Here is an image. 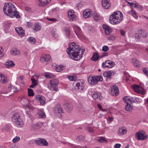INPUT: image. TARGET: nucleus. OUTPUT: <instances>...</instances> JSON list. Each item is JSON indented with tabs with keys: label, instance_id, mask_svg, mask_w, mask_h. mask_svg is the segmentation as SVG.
<instances>
[{
	"label": "nucleus",
	"instance_id": "obj_1",
	"mask_svg": "<svg viewBox=\"0 0 148 148\" xmlns=\"http://www.w3.org/2000/svg\"><path fill=\"white\" fill-rule=\"evenodd\" d=\"M85 50H81L79 47L75 43L70 44L67 52L70 57L75 60H79L82 57Z\"/></svg>",
	"mask_w": 148,
	"mask_h": 148
},
{
	"label": "nucleus",
	"instance_id": "obj_2",
	"mask_svg": "<svg viewBox=\"0 0 148 148\" xmlns=\"http://www.w3.org/2000/svg\"><path fill=\"white\" fill-rule=\"evenodd\" d=\"M3 11L5 15L11 18L15 17L17 19H19L21 17L19 13L16 10L15 5L10 2H8L5 4Z\"/></svg>",
	"mask_w": 148,
	"mask_h": 148
},
{
	"label": "nucleus",
	"instance_id": "obj_3",
	"mask_svg": "<svg viewBox=\"0 0 148 148\" xmlns=\"http://www.w3.org/2000/svg\"><path fill=\"white\" fill-rule=\"evenodd\" d=\"M123 19L122 13L120 11L114 12L110 15L109 18L110 23L113 25L120 23Z\"/></svg>",
	"mask_w": 148,
	"mask_h": 148
},
{
	"label": "nucleus",
	"instance_id": "obj_4",
	"mask_svg": "<svg viewBox=\"0 0 148 148\" xmlns=\"http://www.w3.org/2000/svg\"><path fill=\"white\" fill-rule=\"evenodd\" d=\"M12 121L14 122L18 127H21L23 124V122L21 119L20 118L19 115L15 114L12 117Z\"/></svg>",
	"mask_w": 148,
	"mask_h": 148
},
{
	"label": "nucleus",
	"instance_id": "obj_5",
	"mask_svg": "<svg viewBox=\"0 0 148 148\" xmlns=\"http://www.w3.org/2000/svg\"><path fill=\"white\" fill-rule=\"evenodd\" d=\"M102 80V77L101 75L89 77L88 79L89 83L93 85L96 84L98 81L101 82Z\"/></svg>",
	"mask_w": 148,
	"mask_h": 148
},
{
	"label": "nucleus",
	"instance_id": "obj_6",
	"mask_svg": "<svg viewBox=\"0 0 148 148\" xmlns=\"http://www.w3.org/2000/svg\"><path fill=\"white\" fill-rule=\"evenodd\" d=\"M147 137L145 132L143 131L139 132L136 134V138L138 140H144L147 138Z\"/></svg>",
	"mask_w": 148,
	"mask_h": 148
},
{
	"label": "nucleus",
	"instance_id": "obj_7",
	"mask_svg": "<svg viewBox=\"0 0 148 148\" xmlns=\"http://www.w3.org/2000/svg\"><path fill=\"white\" fill-rule=\"evenodd\" d=\"M53 110L54 114L59 117H61V113H63V109L60 105H56Z\"/></svg>",
	"mask_w": 148,
	"mask_h": 148
},
{
	"label": "nucleus",
	"instance_id": "obj_8",
	"mask_svg": "<svg viewBox=\"0 0 148 148\" xmlns=\"http://www.w3.org/2000/svg\"><path fill=\"white\" fill-rule=\"evenodd\" d=\"M50 83L52 88L54 91H57L58 90L57 86L59 84V82L57 79H52L50 80Z\"/></svg>",
	"mask_w": 148,
	"mask_h": 148
},
{
	"label": "nucleus",
	"instance_id": "obj_9",
	"mask_svg": "<svg viewBox=\"0 0 148 148\" xmlns=\"http://www.w3.org/2000/svg\"><path fill=\"white\" fill-rule=\"evenodd\" d=\"M84 82L83 80H79L76 84L75 88L76 89L79 90H82L84 88Z\"/></svg>",
	"mask_w": 148,
	"mask_h": 148
},
{
	"label": "nucleus",
	"instance_id": "obj_10",
	"mask_svg": "<svg viewBox=\"0 0 148 148\" xmlns=\"http://www.w3.org/2000/svg\"><path fill=\"white\" fill-rule=\"evenodd\" d=\"M119 93L118 87L116 86H112L110 87V93L114 96L117 95Z\"/></svg>",
	"mask_w": 148,
	"mask_h": 148
},
{
	"label": "nucleus",
	"instance_id": "obj_11",
	"mask_svg": "<svg viewBox=\"0 0 148 148\" xmlns=\"http://www.w3.org/2000/svg\"><path fill=\"white\" fill-rule=\"evenodd\" d=\"M115 65L114 62L112 61L107 60L102 64V66L103 68L108 67L109 68L114 66Z\"/></svg>",
	"mask_w": 148,
	"mask_h": 148
},
{
	"label": "nucleus",
	"instance_id": "obj_12",
	"mask_svg": "<svg viewBox=\"0 0 148 148\" xmlns=\"http://www.w3.org/2000/svg\"><path fill=\"white\" fill-rule=\"evenodd\" d=\"M51 58L49 54H43L40 58V61L42 62H48L51 61Z\"/></svg>",
	"mask_w": 148,
	"mask_h": 148
},
{
	"label": "nucleus",
	"instance_id": "obj_13",
	"mask_svg": "<svg viewBox=\"0 0 148 148\" xmlns=\"http://www.w3.org/2000/svg\"><path fill=\"white\" fill-rule=\"evenodd\" d=\"M64 107L65 110L69 112L73 110V108L72 104L70 102L65 103L64 105Z\"/></svg>",
	"mask_w": 148,
	"mask_h": 148
},
{
	"label": "nucleus",
	"instance_id": "obj_14",
	"mask_svg": "<svg viewBox=\"0 0 148 148\" xmlns=\"http://www.w3.org/2000/svg\"><path fill=\"white\" fill-rule=\"evenodd\" d=\"M92 12L89 9H87L83 12V14L84 17L88 18L90 17L92 15Z\"/></svg>",
	"mask_w": 148,
	"mask_h": 148
},
{
	"label": "nucleus",
	"instance_id": "obj_15",
	"mask_svg": "<svg viewBox=\"0 0 148 148\" xmlns=\"http://www.w3.org/2000/svg\"><path fill=\"white\" fill-rule=\"evenodd\" d=\"M110 0H102V4L103 8L105 9H108L110 8L111 4Z\"/></svg>",
	"mask_w": 148,
	"mask_h": 148
},
{
	"label": "nucleus",
	"instance_id": "obj_16",
	"mask_svg": "<svg viewBox=\"0 0 148 148\" xmlns=\"http://www.w3.org/2000/svg\"><path fill=\"white\" fill-rule=\"evenodd\" d=\"M123 100L126 103V105L125 106V110H126L127 111L131 112L132 111L133 109V107L128 102H127L126 99L125 98V97H124L123 99Z\"/></svg>",
	"mask_w": 148,
	"mask_h": 148
},
{
	"label": "nucleus",
	"instance_id": "obj_17",
	"mask_svg": "<svg viewBox=\"0 0 148 148\" xmlns=\"http://www.w3.org/2000/svg\"><path fill=\"white\" fill-rule=\"evenodd\" d=\"M103 27L105 30V34L106 35L110 34L112 32V29L106 25L104 24L103 25Z\"/></svg>",
	"mask_w": 148,
	"mask_h": 148
},
{
	"label": "nucleus",
	"instance_id": "obj_18",
	"mask_svg": "<svg viewBox=\"0 0 148 148\" xmlns=\"http://www.w3.org/2000/svg\"><path fill=\"white\" fill-rule=\"evenodd\" d=\"M15 30L21 37H22L25 35V31L21 27H16Z\"/></svg>",
	"mask_w": 148,
	"mask_h": 148
},
{
	"label": "nucleus",
	"instance_id": "obj_19",
	"mask_svg": "<svg viewBox=\"0 0 148 148\" xmlns=\"http://www.w3.org/2000/svg\"><path fill=\"white\" fill-rule=\"evenodd\" d=\"M74 13V11L72 10H70L68 13L69 18H70V20H71L72 21L74 19L75 17V16Z\"/></svg>",
	"mask_w": 148,
	"mask_h": 148
},
{
	"label": "nucleus",
	"instance_id": "obj_20",
	"mask_svg": "<svg viewBox=\"0 0 148 148\" xmlns=\"http://www.w3.org/2000/svg\"><path fill=\"white\" fill-rule=\"evenodd\" d=\"M74 29L75 33L78 37H79L82 36L81 29L79 27L75 26L74 27Z\"/></svg>",
	"mask_w": 148,
	"mask_h": 148
},
{
	"label": "nucleus",
	"instance_id": "obj_21",
	"mask_svg": "<svg viewBox=\"0 0 148 148\" xmlns=\"http://www.w3.org/2000/svg\"><path fill=\"white\" fill-rule=\"evenodd\" d=\"M36 98L40 101L41 105L45 104V99L44 97L41 95H37L36 96Z\"/></svg>",
	"mask_w": 148,
	"mask_h": 148
},
{
	"label": "nucleus",
	"instance_id": "obj_22",
	"mask_svg": "<svg viewBox=\"0 0 148 148\" xmlns=\"http://www.w3.org/2000/svg\"><path fill=\"white\" fill-rule=\"evenodd\" d=\"M43 125L42 123H37L34 124L32 125V130H35L39 129Z\"/></svg>",
	"mask_w": 148,
	"mask_h": 148
},
{
	"label": "nucleus",
	"instance_id": "obj_23",
	"mask_svg": "<svg viewBox=\"0 0 148 148\" xmlns=\"http://www.w3.org/2000/svg\"><path fill=\"white\" fill-rule=\"evenodd\" d=\"M132 88L133 90L137 92H140L142 88L139 85H134L132 86Z\"/></svg>",
	"mask_w": 148,
	"mask_h": 148
},
{
	"label": "nucleus",
	"instance_id": "obj_24",
	"mask_svg": "<svg viewBox=\"0 0 148 148\" xmlns=\"http://www.w3.org/2000/svg\"><path fill=\"white\" fill-rule=\"evenodd\" d=\"M39 2L38 5L40 6H45L48 4L50 1V0H39Z\"/></svg>",
	"mask_w": 148,
	"mask_h": 148
},
{
	"label": "nucleus",
	"instance_id": "obj_25",
	"mask_svg": "<svg viewBox=\"0 0 148 148\" xmlns=\"http://www.w3.org/2000/svg\"><path fill=\"white\" fill-rule=\"evenodd\" d=\"M127 132L126 128L124 127H120L119 129V134L120 135H123L126 134Z\"/></svg>",
	"mask_w": 148,
	"mask_h": 148
},
{
	"label": "nucleus",
	"instance_id": "obj_26",
	"mask_svg": "<svg viewBox=\"0 0 148 148\" xmlns=\"http://www.w3.org/2000/svg\"><path fill=\"white\" fill-rule=\"evenodd\" d=\"M6 67L8 68H11L13 67L15 64L12 61H8L6 63Z\"/></svg>",
	"mask_w": 148,
	"mask_h": 148
},
{
	"label": "nucleus",
	"instance_id": "obj_27",
	"mask_svg": "<svg viewBox=\"0 0 148 148\" xmlns=\"http://www.w3.org/2000/svg\"><path fill=\"white\" fill-rule=\"evenodd\" d=\"M100 56L98 53H93L92 57L91 58V59L94 61H97L99 58Z\"/></svg>",
	"mask_w": 148,
	"mask_h": 148
},
{
	"label": "nucleus",
	"instance_id": "obj_28",
	"mask_svg": "<svg viewBox=\"0 0 148 148\" xmlns=\"http://www.w3.org/2000/svg\"><path fill=\"white\" fill-rule=\"evenodd\" d=\"M139 33L140 36H142L144 38H145L148 35L147 32L146 31L142 30H140Z\"/></svg>",
	"mask_w": 148,
	"mask_h": 148
},
{
	"label": "nucleus",
	"instance_id": "obj_29",
	"mask_svg": "<svg viewBox=\"0 0 148 148\" xmlns=\"http://www.w3.org/2000/svg\"><path fill=\"white\" fill-rule=\"evenodd\" d=\"M11 53L13 56L18 55L20 54V52L16 49L13 48L11 51Z\"/></svg>",
	"mask_w": 148,
	"mask_h": 148
},
{
	"label": "nucleus",
	"instance_id": "obj_30",
	"mask_svg": "<svg viewBox=\"0 0 148 148\" xmlns=\"http://www.w3.org/2000/svg\"><path fill=\"white\" fill-rule=\"evenodd\" d=\"M111 73L110 71H105L103 73L104 77H106L107 78L110 79H111Z\"/></svg>",
	"mask_w": 148,
	"mask_h": 148
},
{
	"label": "nucleus",
	"instance_id": "obj_31",
	"mask_svg": "<svg viewBox=\"0 0 148 148\" xmlns=\"http://www.w3.org/2000/svg\"><path fill=\"white\" fill-rule=\"evenodd\" d=\"M27 40L29 43H30L32 44H35L36 39L33 37H29Z\"/></svg>",
	"mask_w": 148,
	"mask_h": 148
},
{
	"label": "nucleus",
	"instance_id": "obj_32",
	"mask_svg": "<svg viewBox=\"0 0 148 148\" xmlns=\"http://www.w3.org/2000/svg\"><path fill=\"white\" fill-rule=\"evenodd\" d=\"M21 101V103L24 106L27 105L28 103V99L23 97H22Z\"/></svg>",
	"mask_w": 148,
	"mask_h": 148
},
{
	"label": "nucleus",
	"instance_id": "obj_33",
	"mask_svg": "<svg viewBox=\"0 0 148 148\" xmlns=\"http://www.w3.org/2000/svg\"><path fill=\"white\" fill-rule=\"evenodd\" d=\"M100 94L97 92H92V96L94 99H97L99 97Z\"/></svg>",
	"mask_w": 148,
	"mask_h": 148
},
{
	"label": "nucleus",
	"instance_id": "obj_34",
	"mask_svg": "<svg viewBox=\"0 0 148 148\" xmlns=\"http://www.w3.org/2000/svg\"><path fill=\"white\" fill-rule=\"evenodd\" d=\"M0 77L1 78V83L3 84H4L6 82V80L5 78L4 75L0 73Z\"/></svg>",
	"mask_w": 148,
	"mask_h": 148
},
{
	"label": "nucleus",
	"instance_id": "obj_35",
	"mask_svg": "<svg viewBox=\"0 0 148 148\" xmlns=\"http://www.w3.org/2000/svg\"><path fill=\"white\" fill-rule=\"evenodd\" d=\"M97 141L101 143L103 142H107V140L103 137H100L97 139Z\"/></svg>",
	"mask_w": 148,
	"mask_h": 148
},
{
	"label": "nucleus",
	"instance_id": "obj_36",
	"mask_svg": "<svg viewBox=\"0 0 148 148\" xmlns=\"http://www.w3.org/2000/svg\"><path fill=\"white\" fill-rule=\"evenodd\" d=\"M85 139L84 136L82 135H79L77 137L76 140L78 141L82 142Z\"/></svg>",
	"mask_w": 148,
	"mask_h": 148
},
{
	"label": "nucleus",
	"instance_id": "obj_37",
	"mask_svg": "<svg viewBox=\"0 0 148 148\" xmlns=\"http://www.w3.org/2000/svg\"><path fill=\"white\" fill-rule=\"evenodd\" d=\"M41 26L39 24H36L34 25V30H35L36 32L38 31L41 29Z\"/></svg>",
	"mask_w": 148,
	"mask_h": 148
},
{
	"label": "nucleus",
	"instance_id": "obj_38",
	"mask_svg": "<svg viewBox=\"0 0 148 148\" xmlns=\"http://www.w3.org/2000/svg\"><path fill=\"white\" fill-rule=\"evenodd\" d=\"M64 30L66 33V36L68 37H69L70 35V32L69 29L68 27H65Z\"/></svg>",
	"mask_w": 148,
	"mask_h": 148
},
{
	"label": "nucleus",
	"instance_id": "obj_39",
	"mask_svg": "<svg viewBox=\"0 0 148 148\" xmlns=\"http://www.w3.org/2000/svg\"><path fill=\"white\" fill-rule=\"evenodd\" d=\"M136 98L131 97L130 98L127 99V102L129 101L130 103H135L136 102L135 100H136Z\"/></svg>",
	"mask_w": 148,
	"mask_h": 148
},
{
	"label": "nucleus",
	"instance_id": "obj_40",
	"mask_svg": "<svg viewBox=\"0 0 148 148\" xmlns=\"http://www.w3.org/2000/svg\"><path fill=\"white\" fill-rule=\"evenodd\" d=\"M46 117L45 114L41 110L40 111V112L39 113V114L38 116V117L39 118H44Z\"/></svg>",
	"mask_w": 148,
	"mask_h": 148
},
{
	"label": "nucleus",
	"instance_id": "obj_41",
	"mask_svg": "<svg viewBox=\"0 0 148 148\" xmlns=\"http://www.w3.org/2000/svg\"><path fill=\"white\" fill-rule=\"evenodd\" d=\"M133 64L136 66L137 67H138L139 66V61L137 60L136 58H133Z\"/></svg>",
	"mask_w": 148,
	"mask_h": 148
},
{
	"label": "nucleus",
	"instance_id": "obj_42",
	"mask_svg": "<svg viewBox=\"0 0 148 148\" xmlns=\"http://www.w3.org/2000/svg\"><path fill=\"white\" fill-rule=\"evenodd\" d=\"M93 16L94 20L96 21H98L100 18V16L97 13H94L93 14Z\"/></svg>",
	"mask_w": 148,
	"mask_h": 148
},
{
	"label": "nucleus",
	"instance_id": "obj_43",
	"mask_svg": "<svg viewBox=\"0 0 148 148\" xmlns=\"http://www.w3.org/2000/svg\"><path fill=\"white\" fill-rule=\"evenodd\" d=\"M28 95L29 96H32L34 95V94L33 90L31 89L28 88Z\"/></svg>",
	"mask_w": 148,
	"mask_h": 148
},
{
	"label": "nucleus",
	"instance_id": "obj_44",
	"mask_svg": "<svg viewBox=\"0 0 148 148\" xmlns=\"http://www.w3.org/2000/svg\"><path fill=\"white\" fill-rule=\"evenodd\" d=\"M42 138L39 139V140H36L35 141V142L37 145H42Z\"/></svg>",
	"mask_w": 148,
	"mask_h": 148
},
{
	"label": "nucleus",
	"instance_id": "obj_45",
	"mask_svg": "<svg viewBox=\"0 0 148 148\" xmlns=\"http://www.w3.org/2000/svg\"><path fill=\"white\" fill-rule=\"evenodd\" d=\"M76 76L73 75H69L68 76V78L70 81H74L75 80L76 78Z\"/></svg>",
	"mask_w": 148,
	"mask_h": 148
},
{
	"label": "nucleus",
	"instance_id": "obj_46",
	"mask_svg": "<svg viewBox=\"0 0 148 148\" xmlns=\"http://www.w3.org/2000/svg\"><path fill=\"white\" fill-rule=\"evenodd\" d=\"M79 111L82 114H84L86 112V110L84 107L81 106L79 107Z\"/></svg>",
	"mask_w": 148,
	"mask_h": 148
},
{
	"label": "nucleus",
	"instance_id": "obj_47",
	"mask_svg": "<svg viewBox=\"0 0 148 148\" xmlns=\"http://www.w3.org/2000/svg\"><path fill=\"white\" fill-rule=\"evenodd\" d=\"M20 139V137L16 136L12 140V141L14 143L18 142Z\"/></svg>",
	"mask_w": 148,
	"mask_h": 148
},
{
	"label": "nucleus",
	"instance_id": "obj_48",
	"mask_svg": "<svg viewBox=\"0 0 148 148\" xmlns=\"http://www.w3.org/2000/svg\"><path fill=\"white\" fill-rule=\"evenodd\" d=\"M31 80L32 81V84L34 85V86H36L38 84V82L35 79L34 77L31 78Z\"/></svg>",
	"mask_w": 148,
	"mask_h": 148
},
{
	"label": "nucleus",
	"instance_id": "obj_49",
	"mask_svg": "<svg viewBox=\"0 0 148 148\" xmlns=\"http://www.w3.org/2000/svg\"><path fill=\"white\" fill-rule=\"evenodd\" d=\"M42 145L45 146H47L48 145V143L45 139L42 138Z\"/></svg>",
	"mask_w": 148,
	"mask_h": 148
},
{
	"label": "nucleus",
	"instance_id": "obj_50",
	"mask_svg": "<svg viewBox=\"0 0 148 148\" xmlns=\"http://www.w3.org/2000/svg\"><path fill=\"white\" fill-rule=\"evenodd\" d=\"M131 13L133 15V16L135 18H138V16L136 15L135 11L134 10H132L131 11Z\"/></svg>",
	"mask_w": 148,
	"mask_h": 148
},
{
	"label": "nucleus",
	"instance_id": "obj_51",
	"mask_svg": "<svg viewBox=\"0 0 148 148\" xmlns=\"http://www.w3.org/2000/svg\"><path fill=\"white\" fill-rule=\"evenodd\" d=\"M109 47L107 46H104L102 47V50L104 51H107L109 50Z\"/></svg>",
	"mask_w": 148,
	"mask_h": 148
},
{
	"label": "nucleus",
	"instance_id": "obj_52",
	"mask_svg": "<svg viewBox=\"0 0 148 148\" xmlns=\"http://www.w3.org/2000/svg\"><path fill=\"white\" fill-rule=\"evenodd\" d=\"M143 71L144 73L148 77V70L146 68H143Z\"/></svg>",
	"mask_w": 148,
	"mask_h": 148
},
{
	"label": "nucleus",
	"instance_id": "obj_53",
	"mask_svg": "<svg viewBox=\"0 0 148 148\" xmlns=\"http://www.w3.org/2000/svg\"><path fill=\"white\" fill-rule=\"evenodd\" d=\"M3 49L2 47H0V58L3 56Z\"/></svg>",
	"mask_w": 148,
	"mask_h": 148
},
{
	"label": "nucleus",
	"instance_id": "obj_54",
	"mask_svg": "<svg viewBox=\"0 0 148 148\" xmlns=\"http://www.w3.org/2000/svg\"><path fill=\"white\" fill-rule=\"evenodd\" d=\"M63 69L62 67L61 66H58L56 68V70L57 72H60V71Z\"/></svg>",
	"mask_w": 148,
	"mask_h": 148
},
{
	"label": "nucleus",
	"instance_id": "obj_55",
	"mask_svg": "<svg viewBox=\"0 0 148 148\" xmlns=\"http://www.w3.org/2000/svg\"><path fill=\"white\" fill-rule=\"evenodd\" d=\"M14 88V87L13 86H10L8 88V90L9 92H14V90L13 89Z\"/></svg>",
	"mask_w": 148,
	"mask_h": 148
},
{
	"label": "nucleus",
	"instance_id": "obj_56",
	"mask_svg": "<svg viewBox=\"0 0 148 148\" xmlns=\"http://www.w3.org/2000/svg\"><path fill=\"white\" fill-rule=\"evenodd\" d=\"M108 55V54L107 53L103 52L101 55L100 56L99 58H101L107 56Z\"/></svg>",
	"mask_w": 148,
	"mask_h": 148
},
{
	"label": "nucleus",
	"instance_id": "obj_57",
	"mask_svg": "<svg viewBox=\"0 0 148 148\" xmlns=\"http://www.w3.org/2000/svg\"><path fill=\"white\" fill-rule=\"evenodd\" d=\"M109 40L113 41L114 40V37L112 35L109 36L108 38Z\"/></svg>",
	"mask_w": 148,
	"mask_h": 148
},
{
	"label": "nucleus",
	"instance_id": "obj_58",
	"mask_svg": "<svg viewBox=\"0 0 148 148\" xmlns=\"http://www.w3.org/2000/svg\"><path fill=\"white\" fill-rule=\"evenodd\" d=\"M114 118L113 117H110L108 116V119H107L108 121H110V122H111L112 121L113 119H114Z\"/></svg>",
	"mask_w": 148,
	"mask_h": 148
},
{
	"label": "nucleus",
	"instance_id": "obj_59",
	"mask_svg": "<svg viewBox=\"0 0 148 148\" xmlns=\"http://www.w3.org/2000/svg\"><path fill=\"white\" fill-rule=\"evenodd\" d=\"M88 131L90 132H94V130L91 127H88Z\"/></svg>",
	"mask_w": 148,
	"mask_h": 148
},
{
	"label": "nucleus",
	"instance_id": "obj_60",
	"mask_svg": "<svg viewBox=\"0 0 148 148\" xmlns=\"http://www.w3.org/2000/svg\"><path fill=\"white\" fill-rule=\"evenodd\" d=\"M24 79V76L23 75L19 76L18 77V80L19 81L23 80Z\"/></svg>",
	"mask_w": 148,
	"mask_h": 148
},
{
	"label": "nucleus",
	"instance_id": "obj_61",
	"mask_svg": "<svg viewBox=\"0 0 148 148\" xmlns=\"http://www.w3.org/2000/svg\"><path fill=\"white\" fill-rule=\"evenodd\" d=\"M121 145L120 144H116L114 145V148H120Z\"/></svg>",
	"mask_w": 148,
	"mask_h": 148
},
{
	"label": "nucleus",
	"instance_id": "obj_62",
	"mask_svg": "<svg viewBox=\"0 0 148 148\" xmlns=\"http://www.w3.org/2000/svg\"><path fill=\"white\" fill-rule=\"evenodd\" d=\"M4 129L6 131H8L10 130V127L8 125H6L5 126Z\"/></svg>",
	"mask_w": 148,
	"mask_h": 148
},
{
	"label": "nucleus",
	"instance_id": "obj_63",
	"mask_svg": "<svg viewBox=\"0 0 148 148\" xmlns=\"http://www.w3.org/2000/svg\"><path fill=\"white\" fill-rule=\"evenodd\" d=\"M25 10L26 11H27L29 12H30L31 10V8L28 7H25Z\"/></svg>",
	"mask_w": 148,
	"mask_h": 148
},
{
	"label": "nucleus",
	"instance_id": "obj_64",
	"mask_svg": "<svg viewBox=\"0 0 148 148\" xmlns=\"http://www.w3.org/2000/svg\"><path fill=\"white\" fill-rule=\"evenodd\" d=\"M120 33L121 35L123 36H125V31L123 30H121Z\"/></svg>",
	"mask_w": 148,
	"mask_h": 148
}]
</instances>
